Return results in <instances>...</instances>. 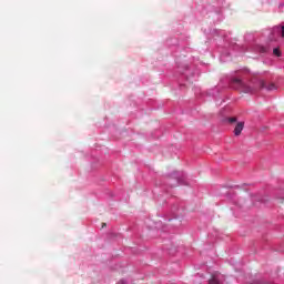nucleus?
I'll return each mask as SVG.
<instances>
[{
	"label": "nucleus",
	"instance_id": "1a4fd4ad",
	"mask_svg": "<svg viewBox=\"0 0 284 284\" xmlns=\"http://www.w3.org/2000/svg\"><path fill=\"white\" fill-rule=\"evenodd\" d=\"M119 284H125V281H122L121 283H119Z\"/></svg>",
	"mask_w": 284,
	"mask_h": 284
},
{
	"label": "nucleus",
	"instance_id": "f257e3e1",
	"mask_svg": "<svg viewBox=\"0 0 284 284\" xmlns=\"http://www.w3.org/2000/svg\"><path fill=\"white\" fill-rule=\"evenodd\" d=\"M209 284H221L220 273L212 274L211 278L209 280Z\"/></svg>",
	"mask_w": 284,
	"mask_h": 284
},
{
	"label": "nucleus",
	"instance_id": "39448f33",
	"mask_svg": "<svg viewBox=\"0 0 284 284\" xmlns=\"http://www.w3.org/2000/svg\"><path fill=\"white\" fill-rule=\"evenodd\" d=\"M275 30H276L277 32H281V37L284 39V26H282V27H276Z\"/></svg>",
	"mask_w": 284,
	"mask_h": 284
},
{
	"label": "nucleus",
	"instance_id": "423d86ee",
	"mask_svg": "<svg viewBox=\"0 0 284 284\" xmlns=\"http://www.w3.org/2000/svg\"><path fill=\"white\" fill-rule=\"evenodd\" d=\"M273 54H274L275 57H281V50H280L278 48H275V49L273 50Z\"/></svg>",
	"mask_w": 284,
	"mask_h": 284
},
{
	"label": "nucleus",
	"instance_id": "0eeeda50",
	"mask_svg": "<svg viewBox=\"0 0 284 284\" xmlns=\"http://www.w3.org/2000/svg\"><path fill=\"white\" fill-rule=\"evenodd\" d=\"M229 122H230V123H236V118H230V119H229Z\"/></svg>",
	"mask_w": 284,
	"mask_h": 284
},
{
	"label": "nucleus",
	"instance_id": "6e6552de",
	"mask_svg": "<svg viewBox=\"0 0 284 284\" xmlns=\"http://www.w3.org/2000/svg\"><path fill=\"white\" fill-rule=\"evenodd\" d=\"M105 225H106L105 223H102V227H105Z\"/></svg>",
	"mask_w": 284,
	"mask_h": 284
},
{
	"label": "nucleus",
	"instance_id": "20e7f679",
	"mask_svg": "<svg viewBox=\"0 0 284 284\" xmlns=\"http://www.w3.org/2000/svg\"><path fill=\"white\" fill-rule=\"evenodd\" d=\"M232 81H233V83H235L236 85H240L241 88H243V81H242L241 79L235 78V79H233Z\"/></svg>",
	"mask_w": 284,
	"mask_h": 284
},
{
	"label": "nucleus",
	"instance_id": "7ed1b4c3",
	"mask_svg": "<svg viewBox=\"0 0 284 284\" xmlns=\"http://www.w3.org/2000/svg\"><path fill=\"white\" fill-rule=\"evenodd\" d=\"M260 88H265L266 90H268V92H272L273 90H276V84L271 83L268 85H265V81L261 80Z\"/></svg>",
	"mask_w": 284,
	"mask_h": 284
},
{
	"label": "nucleus",
	"instance_id": "f03ea898",
	"mask_svg": "<svg viewBox=\"0 0 284 284\" xmlns=\"http://www.w3.org/2000/svg\"><path fill=\"white\" fill-rule=\"evenodd\" d=\"M243 128H245V123H243V122H239L235 125V129H234L235 136H241V132H243Z\"/></svg>",
	"mask_w": 284,
	"mask_h": 284
}]
</instances>
